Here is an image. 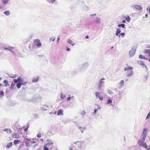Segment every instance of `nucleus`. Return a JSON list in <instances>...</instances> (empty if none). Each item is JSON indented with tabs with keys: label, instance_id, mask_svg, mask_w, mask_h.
<instances>
[{
	"label": "nucleus",
	"instance_id": "nucleus-1",
	"mask_svg": "<svg viewBox=\"0 0 150 150\" xmlns=\"http://www.w3.org/2000/svg\"><path fill=\"white\" fill-rule=\"evenodd\" d=\"M133 67H128L127 68L125 67L124 70L125 71H127V76L128 77L131 76L133 74V72L132 71Z\"/></svg>",
	"mask_w": 150,
	"mask_h": 150
},
{
	"label": "nucleus",
	"instance_id": "nucleus-2",
	"mask_svg": "<svg viewBox=\"0 0 150 150\" xmlns=\"http://www.w3.org/2000/svg\"><path fill=\"white\" fill-rule=\"evenodd\" d=\"M38 47V39H36L35 41H34L33 44L31 45L29 47V48L30 49L33 50H33L34 51L36 52L37 50V47Z\"/></svg>",
	"mask_w": 150,
	"mask_h": 150
},
{
	"label": "nucleus",
	"instance_id": "nucleus-3",
	"mask_svg": "<svg viewBox=\"0 0 150 150\" xmlns=\"http://www.w3.org/2000/svg\"><path fill=\"white\" fill-rule=\"evenodd\" d=\"M14 48V47H8V48H4V50H8L10 52H11L13 54H14V52L12 50V49H13Z\"/></svg>",
	"mask_w": 150,
	"mask_h": 150
},
{
	"label": "nucleus",
	"instance_id": "nucleus-4",
	"mask_svg": "<svg viewBox=\"0 0 150 150\" xmlns=\"http://www.w3.org/2000/svg\"><path fill=\"white\" fill-rule=\"evenodd\" d=\"M138 63L140 65H141L142 66H144L146 68V69H147V67L145 65L144 63L142 61H138Z\"/></svg>",
	"mask_w": 150,
	"mask_h": 150
},
{
	"label": "nucleus",
	"instance_id": "nucleus-5",
	"mask_svg": "<svg viewBox=\"0 0 150 150\" xmlns=\"http://www.w3.org/2000/svg\"><path fill=\"white\" fill-rule=\"evenodd\" d=\"M57 115H63V110H59L57 112Z\"/></svg>",
	"mask_w": 150,
	"mask_h": 150
},
{
	"label": "nucleus",
	"instance_id": "nucleus-6",
	"mask_svg": "<svg viewBox=\"0 0 150 150\" xmlns=\"http://www.w3.org/2000/svg\"><path fill=\"white\" fill-rule=\"evenodd\" d=\"M144 52L145 53H147L148 54L149 56H150V50L146 49L144 51Z\"/></svg>",
	"mask_w": 150,
	"mask_h": 150
},
{
	"label": "nucleus",
	"instance_id": "nucleus-7",
	"mask_svg": "<svg viewBox=\"0 0 150 150\" xmlns=\"http://www.w3.org/2000/svg\"><path fill=\"white\" fill-rule=\"evenodd\" d=\"M12 142H10L7 144L6 147L7 148H9L12 146Z\"/></svg>",
	"mask_w": 150,
	"mask_h": 150
},
{
	"label": "nucleus",
	"instance_id": "nucleus-8",
	"mask_svg": "<svg viewBox=\"0 0 150 150\" xmlns=\"http://www.w3.org/2000/svg\"><path fill=\"white\" fill-rule=\"evenodd\" d=\"M129 53L130 56V57H132L135 54L134 51L132 50L129 51Z\"/></svg>",
	"mask_w": 150,
	"mask_h": 150
},
{
	"label": "nucleus",
	"instance_id": "nucleus-9",
	"mask_svg": "<svg viewBox=\"0 0 150 150\" xmlns=\"http://www.w3.org/2000/svg\"><path fill=\"white\" fill-rule=\"evenodd\" d=\"M67 42L69 44H71L72 46H74L75 44V43H73V42L71 39H70L68 40Z\"/></svg>",
	"mask_w": 150,
	"mask_h": 150
},
{
	"label": "nucleus",
	"instance_id": "nucleus-10",
	"mask_svg": "<svg viewBox=\"0 0 150 150\" xmlns=\"http://www.w3.org/2000/svg\"><path fill=\"white\" fill-rule=\"evenodd\" d=\"M26 139L28 141L32 143H36V141H37V140L36 139L35 140H34V139H33V141H30V139H28V138Z\"/></svg>",
	"mask_w": 150,
	"mask_h": 150
},
{
	"label": "nucleus",
	"instance_id": "nucleus-11",
	"mask_svg": "<svg viewBox=\"0 0 150 150\" xmlns=\"http://www.w3.org/2000/svg\"><path fill=\"white\" fill-rule=\"evenodd\" d=\"M23 79L20 77H18L17 79V80L18 81V83L23 82Z\"/></svg>",
	"mask_w": 150,
	"mask_h": 150
},
{
	"label": "nucleus",
	"instance_id": "nucleus-12",
	"mask_svg": "<svg viewBox=\"0 0 150 150\" xmlns=\"http://www.w3.org/2000/svg\"><path fill=\"white\" fill-rule=\"evenodd\" d=\"M4 131L8 133H10L11 132V130L10 129H6L4 130Z\"/></svg>",
	"mask_w": 150,
	"mask_h": 150
},
{
	"label": "nucleus",
	"instance_id": "nucleus-13",
	"mask_svg": "<svg viewBox=\"0 0 150 150\" xmlns=\"http://www.w3.org/2000/svg\"><path fill=\"white\" fill-rule=\"evenodd\" d=\"M121 32V30L120 29H118L116 31V35L117 36H118V34Z\"/></svg>",
	"mask_w": 150,
	"mask_h": 150
},
{
	"label": "nucleus",
	"instance_id": "nucleus-14",
	"mask_svg": "<svg viewBox=\"0 0 150 150\" xmlns=\"http://www.w3.org/2000/svg\"><path fill=\"white\" fill-rule=\"evenodd\" d=\"M15 85V84L13 83L11 84L10 88L11 90H13L14 88H14Z\"/></svg>",
	"mask_w": 150,
	"mask_h": 150
},
{
	"label": "nucleus",
	"instance_id": "nucleus-15",
	"mask_svg": "<svg viewBox=\"0 0 150 150\" xmlns=\"http://www.w3.org/2000/svg\"><path fill=\"white\" fill-rule=\"evenodd\" d=\"M139 58L140 59H144L147 60V58H146L145 57L143 56L142 55H140L139 56Z\"/></svg>",
	"mask_w": 150,
	"mask_h": 150
},
{
	"label": "nucleus",
	"instance_id": "nucleus-16",
	"mask_svg": "<svg viewBox=\"0 0 150 150\" xmlns=\"http://www.w3.org/2000/svg\"><path fill=\"white\" fill-rule=\"evenodd\" d=\"M124 18L128 22H129L130 20V18L129 16L125 17Z\"/></svg>",
	"mask_w": 150,
	"mask_h": 150
},
{
	"label": "nucleus",
	"instance_id": "nucleus-17",
	"mask_svg": "<svg viewBox=\"0 0 150 150\" xmlns=\"http://www.w3.org/2000/svg\"><path fill=\"white\" fill-rule=\"evenodd\" d=\"M16 86L19 89L20 88V87L21 86V84L20 83H18L16 84Z\"/></svg>",
	"mask_w": 150,
	"mask_h": 150
},
{
	"label": "nucleus",
	"instance_id": "nucleus-18",
	"mask_svg": "<svg viewBox=\"0 0 150 150\" xmlns=\"http://www.w3.org/2000/svg\"><path fill=\"white\" fill-rule=\"evenodd\" d=\"M4 13L6 16H9L10 14V12L8 11H4Z\"/></svg>",
	"mask_w": 150,
	"mask_h": 150
},
{
	"label": "nucleus",
	"instance_id": "nucleus-19",
	"mask_svg": "<svg viewBox=\"0 0 150 150\" xmlns=\"http://www.w3.org/2000/svg\"><path fill=\"white\" fill-rule=\"evenodd\" d=\"M53 143V142L51 140H50L48 141V143L46 144V145H52Z\"/></svg>",
	"mask_w": 150,
	"mask_h": 150
},
{
	"label": "nucleus",
	"instance_id": "nucleus-20",
	"mask_svg": "<svg viewBox=\"0 0 150 150\" xmlns=\"http://www.w3.org/2000/svg\"><path fill=\"white\" fill-rule=\"evenodd\" d=\"M20 142L19 140H14L13 143L15 145L17 144Z\"/></svg>",
	"mask_w": 150,
	"mask_h": 150
},
{
	"label": "nucleus",
	"instance_id": "nucleus-21",
	"mask_svg": "<svg viewBox=\"0 0 150 150\" xmlns=\"http://www.w3.org/2000/svg\"><path fill=\"white\" fill-rule=\"evenodd\" d=\"M3 83L5 84V86H7L8 82L7 80H4Z\"/></svg>",
	"mask_w": 150,
	"mask_h": 150
},
{
	"label": "nucleus",
	"instance_id": "nucleus-22",
	"mask_svg": "<svg viewBox=\"0 0 150 150\" xmlns=\"http://www.w3.org/2000/svg\"><path fill=\"white\" fill-rule=\"evenodd\" d=\"M18 136H19L17 134H14L13 135V138H18Z\"/></svg>",
	"mask_w": 150,
	"mask_h": 150
},
{
	"label": "nucleus",
	"instance_id": "nucleus-23",
	"mask_svg": "<svg viewBox=\"0 0 150 150\" xmlns=\"http://www.w3.org/2000/svg\"><path fill=\"white\" fill-rule=\"evenodd\" d=\"M124 81L123 80H122L119 83V84H120L121 86H122L123 85Z\"/></svg>",
	"mask_w": 150,
	"mask_h": 150
},
{
	"label": "nucleus",
	"instance_id": "nucleus-24",
	"mask_svg": "<svg viewBox=\"0 0 150 150\" xmlns=\"http://www.w3.org/2000/svg\"><path fill=\"white\" fill-rule=\"evenodd\" d=\"M150 118V111L148 113L146 118V119H149Z\"/></svg>",
	"mask_w": 150,
	"mask_h": 150
},
{
	"label": "nucleus",
	"instance_id": "nucleus-25",
	"mask_svg": "<svg viewBox=\"0 0 150 150\" xmlns=\"http://www.w3.org/2000/svg\"><path fill=\"white\" fill-rule=\"evenodd\" d=\"M4 95V93L3 91H0V97H2Z\"/></svg>",
	"mask_w": 150,
	"mask_h": 150
},
{
	"label": "nucleus",
	"instance_id": "nucleus-26",
	"mask_svg": "<svg viewBox=\"0 0 150 150\" xmlns=\"http://www.w3.org/2000/svg\"><path fill=\"white\" fill-rule=\"evenodd\" d=\"M100 94V93L98 92V91L96 92L95 93V95H96V97L97 98L98 97Z\"/></svg>",
	"mask_w": 150,
	"mask_h": 150
},
{
	"label": "nucleus",
	"instance_id": "nucleus-27",
	"mask_svg": "<svg viewBox=\"0 0 150 150\" xmlns=\"http://www.w3.org/2000/svg\"><path fill=\"white\" fill-rule=\"evenodd\" d=\"M98 97L99 98L100 100H103V97L102 96H99Z\"/></svg>",
	"mask_w": 150,
	"mask_h": 150
},
{
	"label": "nucleus",
	"instance_id": "nucleus-28",
	"mask_svg": "<svg viewBox=\"0 0 150 150\" xmlns=\"http://www.w3.org/2000/svg\"><path fill=\"white\" fill-rule=\"evenodd\" d=\"M125 26V25L124 24H119L118 25V27H121L123 28H124Z\"/></svg>",
	"mask_w": 150,
	"mask_h": 150
},
{
	"label": "nucleus",
	"instance_id": "nucleus-29",
	"mask_svg": "<svg viewBox=\"0 0 150 150\" xmlns=\"http://www.w3.org/2000/svg\"><path fill=\"white\" fill-rule=\"evenodd\" d=\"M135 8L139 9H142V7L141 6L138 5L136 6Z\"/></svg>",
	"mask_w": 150,
	"mask_h": 150
},
{
	"label": "nucleus",
	"instance_id": "nucleus-30",
	"mask_svg": "<svg viewBox=\"0 0 150 150\" xmlns=\"http://www.w3.org/2000/svg\"><path fill=\"white\" fill-rule=\"evenodd\" d=\"M112 103V100L111 99H109L108 100V101L107 102V103L108 104H109Z\"/></svg>",
	"mask_w": 150,
	"mask_h": 150
},
{
	"label": "nucleus",
	"instance_id": "nucleus-31",
	"mask_svg": "<svg viewBox=\"0 0 150 150\" xmlns=\"http://www.w3.org/2000/svg\"><path fill=\"white\" fill-rule=\"evenodd\" d=\"M8 0H3V2L4 4H6L8 1Z\"/></svg>",
	"mask_w": 150,
	"mask_h": 150
},
{
	"label": "nucleus",
	"instance_id": "nucleus-32",
	"mask_svg": "<svg viewBox=\"0 0 150 150\" xmlns=\"http://www.w3.org/2000/svg\"><path fill=\"white\" fill-rule=\"evenodd\" d=\"M60 97L62 99H63L65 97V96L61 93Z\"/></svg>",
	"mask_w": 150,
	"mask_h": 150
},
{
	"label": "nucleus",
	"instance_id": "nucleus-33",
	"mask_svg": "<svg viewBox=\"0 0 150 150\" xmlns=\"http://www.w3.org/2000/svg\"><path fill=\"white\" fill-rule=\"evenodd\" d=\"M147 129L146 128H144V130L143 132V134H146V131H147Z\"/></svg>",
	"mask_w": 150,
	"mask_h": 150
},
{
	"label": "nucleus",
	"instance_id": "nucleus-34",
	"mask_svg": "<svg viewBox=\"0 0 150 150\" xmlns=\"http://www.w3.org/2000/svg\"><path fill=\"white\" fill-rule=\"evenodd\" d=\"M100 21V19L99 18H97L96 20V22L97 23H99Z\"/></svg>",
	"mask_w": 150,
	"mask_h": 150
},
{
	"label": "nucleus",
	"instance_id": "nucleus-35",
	"mask_svg": "<svg viewBox=\"0 0 150 150\" xmlns=\"http://www.w3.org/2000/svg\"><path fill=\"white\" fill-rule=\"evenodd\" d=\"M86 112L84 110L81 112V114L83 115H85L86 114Z\"/></svg>",
	"mask_w": 150,
	"mask_h": 150
},
{
	"label": "nucleus",
	"instance_id": "nucleus-36",
	"mask_svg": "<svg viewBox=\"0 0 150 150\" xmlns=\"http://www.w3.org/2000/svg\"><path fill=\"white\" fill-rule=\"evenodd\" d=\"M41 43L40 42V40H38V47H40L41 46Z\"/></svg>",
	"mask_w": 150,
	"mask_h": 150
},
{
	"label": "nucleus",
	"instance_id": "nucleus-37",
	"mask_svg": "<svg viewBox=\"0 0 150 150\" xmlns=\"http://www.w3.org/2000/svg\"><path fill=\"white\" fill-rule=\"evenodd\" d=\"M125 35V33H121L120 35L118 36H119V37H120V35H121L122 36V38H123L124 36Z\"/></svg>",
	"mask_w": 150,
	"mask_h": 150
},
{
	"label": "nucleus",
	"instance_id": "nucleus-38",
	"mask_svg": "<svg viewBox=\"0 0 150 150\" xmlns=\"http://www.w3.org/2000/svg\"><path fill=\"white\" fill-rule=\"evenodd\" d=\"M43 149L44 150H48L49 149L47 147H46L45 146H44Z\"/></svg>",
	"mask_w": 150,
	"mask_h": 150
},
{
	"label": "nucleus",
	"instance_id": "nucleus-39",
	"mask_svg": "<svg viewBox=\"0 0 150 150\" xmlns=\"http://www.w3.org/2000/svg\"><path fill=\"white\" fill-rule=\"evenodd\" d=\"M32 81L33 82H37L38 81V79H33L32 80Z\"/></svg>",
	"mask_w": 150,
	"mask_h": 150
},
{
	"label": "nucleus",
	"instance_id": "nucleus-40",
	"mask_svg": "<svg viewBox=\"0 0 150 150\" xmlns=\"http://www.w3.org/2000/svg\"><path fill=\"white\" fill-rule=\"evenodd\" d=\"M105 80V79H104V78H102V79H101V80H100V83H101V84H102V83H103V81H103V80Z\"/></svg>",
	"mask_w": 150,
	"mask_h": 150
},
{
	"label": "nucleus",
	"instance_id": "nucleus-41",
	"mask_svg": "<svg viewBox=\"0 0 150 150\" xmlns=\"http://www.w3.org/2000/svg\"><path fill=\"white\" fill-rule=\"evenodd\" d=\"M13 82L14 83H16L18 81L17 79H14L13 80Z\"/></svg>",
	"mask_w": 150,
	"mask_h": 150
},
{
	"label": "nucleus",
	"instance_id": "nucleus-42",
	"mask_svg": "<svg viewBox=\"0 0 150 150\" xmlns=\"http://www.w3.org/2000/svg\"><path fill=\"white\" fill-rule=\"evenodd\" d=\"M102 84H101V83H100L99 84V85L98 86V87L99 89H100L102 87Z\"/></svg>",
	"mask_w": 150,
	"mask_h": 150
},
{
	"label": "nucleus",
	"instance_id": "nucleus-43",
	"mask_svg": "<svg viewBox=\"0 0 150 150\" xmlns=\"http://www.w3.org/2000/svg\"><path fill=\"white\" fill-rule=\"evenodd\" d=\"M147 10L149 11V13H150V6H148L147 8Z\"/></svg>",
	"mask_w": 150,
	"mask_h": 150
},
{
	"label": "nucleus",
	"instance_id": "nucleus-44",
	"mask_svg": "<svg viewBox=\"0 0 150 150\" xmlns=\"http://www.w3.org/2000/svg\"><path fill=\"white\" fill-rule=\"evenodd\" d=\"M108 92L109 94H111L112 93V91L110 90H108Z\"/></svg>",
	"mask_w": 150,
	"mask_h": 150
},
{
	"label": "nucleus",
	"instance_id": "nucleus-45",
	"mask_svg": "<svg viewBox=\"0 0 150 150\" xmlns=\"http://www.w3.org/2000/svg\"><path fill=\"white\" fill-rule=\"evenodd\" d=\"M143 146H145L146 148H147V146L146 143H144L143 144Z\"/></svg>",
	"mask_w": 150,
	"mask_h": 150
},
{
	"label": "nucleus",
	"instance_id": "nucleus-46",
	"mask_svg": "<svg viewBox=\"0 0 150 150\" xmlns=\"http://www.w3.org/2000/svg\"><path fill=\"white\" fill-rule=\"evenodd\" d=\"M25 145L26 146H29V143L28 142H25Z\"/></svg>",
	"mask_w": 150,
	"mask_h": 150
},
{
	"label": "nucleus",
	"instance_id": "nucleus-47",
	"mask_svg": "<svg viewBox=\"0 0 150 150\" xmlns=\"http://www.w3.org/2000/svg\"><path fill=\"white\" fill-rule=\"evenodd\" d=\"M21 83V85H25V84H26V83H27V82H25L24 83H21V82L20 83Z\"/></svg>",
	"mask_w": 150,
	"mask_h": 150
},
{
	"label": "nucleus",
	"instance_id": "nucleus-48",
	"mask_svg": "<svg viewBox=\"0 0 150 150\" xmlns=\"http://www.w3.org/2000/svg\"><path fill=\"white\" fill-rule=\"evenodd\" d=\"M28 126L27 127L24 129L25 131L26 132L28 129Z\"/></svg>",
	"mask_w": 150,
	"mask_h": 150
},
{
	"label": "nucleus",
	"instance_id": "nucleus-49",
	"mask_svg": "<svg viewBox=\"0 0 150 150\" xmlns=\"http://www.w3.org/2000/svg\"><path fill=\"white\" fill-rule=\"evenodd\" d=\"M71 97H68V98H67V100L68 101V100H70V99L71 98Z\"/></svg>",
	"mask_w": 150,
	"mask_h": 150
},
{
	"label": "nucleus",
	"instance_id": "nucleus-50",
	"mask_svg": "<svg viewBox=\"0 0 150 150\" xmlns=\"http://www.w3.org/2000/svg\"><path fill=\"white\" fill-rule=\"evenodd\" d=\"M67 51H69L70 50V49L68 47H67L66 49Z\"/></svg>",
	"mask_w": 150,
	"mask_h": 150
},
{
	"label": "nucleus",
	"instance_id": "nucleus-51",
	"mask_svg": "<svg viewBox=\"0 0 150 150\" xmlns=\"http://www.w3.org/2000/svg\"><path fill=\"white\" fill-rule=\"evenodd\" d=\"M96 111H97V110L96 109H95L94 110V113L95 114L96 112Z\"/></svg>",
	"mask_w": 150,
	"mask_h": 150
},
{
	"label": "nucleus",
	"instance_id": "nucleus-52",
	"mask_svg": "<svg viewBox=\"0 0 150 150\" xmlns=\"http://www.w3.org/2000/svg\"><path fill=\"white\" fill-rule=\"evenodd\" d=\"M41 137V134H38V138H40Z\"/></svg>",
	"mask_w": 150,
	"mask_h": 150
},
{
	"label": "nucleus",
	"instance_id": "nucleus-53",
	"mask_svg": "<svg viewBox=\"0 0 150 150\" xmlns=\"http://www.w3.org/2000/svg\"><path fill=\"white\" fill-rule=\"evenodd\" d=\"M56 0H52L51 1L52 3H53Z\"/></svg>",
	"mask_w": 150,
	"mask_h": 150
},
{
	"label": "nucleus",
	"instance_id": "nucleus-54",
	"mask_svg": "<svg viewBox=\"0 0 150 150\" xmlns=\"http://www.w3.org/2000/svg\"><path fill=\"white\" fill-rule=\"evenodd\" d=\"M126 22L125 21V20H123L122 21V22L123 23H125Z\"/></svg>",
	"mask_w": 150,
	"mask_h": 150
},
{
	"label": "nucleus",
	"instance_id": "nucleus-55",
	"mask_svg": "<svg viewBox=\"0 0 150 150\" xmlns=\"http://www.w3.org/2000/svg\"><path fill=\"white\" fill-rule=\"evenodd\" d=\"M88 35H86V39H88Z\"/></svg>",
	"mask_w": 150,
	"mask_h": 150
},
{
	"label": "nucleus",
	"instance_id": "nucleus-56",
	"mask_svg": "<svg viewBox=\"0 0 150 150\" xmlns=\"http://www.w3.org/2000/svg\"><path fill=\"white\" fill-rule=\"evenodd\" d=\"M145 16H146V17L147 18V16H148V14H146L145 15Z\"/></svg>",
	"mask_w": 150,
	"mask_h": 150
},
{
	"label": "nucleus",
	"instance_id": "nucleus-57",
	"mask_svg": "<svg viewBox=\"0 0 150 150\" xmlns=\"http://www.w3.org/2000/svg\"><path fill=\"white\" fill-rule=\"evenodd\" d=\"M96 15V14H93L91 15L90 16H95Z\"/></svg>",
	"mask_w": 150,
	"mask_h": 150
},
{
	"label": "nucleus",
	"instance_id": "nucleus-58",
	"mask_svg": "<svg viewBox=\"0 0 150 150\" xmlns=\"http://www.w3.org/2000/svg\"><path fill=\"white\" fill-rule=\"evenodd\" d=\"M3 86V85L2 84L0 83V86Z\"/></svg>",
	"mask_w": 150,
	"mask_h": 150
},
{
	"label": "nucleus",
	"instance_id": "nucleus-59",
	"mask_svg": "<svg viewBox=\"0 0 150 150\" xmlns=\"http://www.w3.org/2000/svg\"><path fill=\"white\" fill-rule=\"evenodd\" d=\"M69 150H72V148H70L69 149Z\"/></svg>",
	"mask_w": 150,
	"mask_h": 150
},
{
	"label": "nucleus",
	"instance_id": "nucleus-60",
	"mask_svg": "<svg viewBox=\"0 0 150 150\" xmlns=\"http://www.w3.org/2000/svg\"><path fill=\"white\" fill-rule=\"evenodd\" d=\"M59 37L57 39V41H59Z\"/></svg>",
	"mask_w": 150,
	"mask_h": 150
},
{
	"label": "nucleus",
	"instance_id": "nucleus-61",
	"mask_svg": "<svg viewBox=\"0 0 150 150\" xmlns=\"http://www.w3.org/2000/svg\"><path fill=\"white\" fill-rule=\"evenodd\" d=\"M41 142H42V141H43V140L42 139H41Z\"/></svg>",
	"mask_w": 150,
	"mask_h": 150
},
{
	"label": "nucleus",
	"instance_id": "nucleus-62",
	"mask_svg": "<svg viewBox=\"0 0 150 150\" xmlns=\"http://www.w3.org/2000/svg\"><path fill=\"white\" fill-rule=\"evenodd\" d=\"M149 62H150V59H149Z\"/></svg>",
	"mask_w": 150,
	"mask_h": 150
},
{
	"label": "nucleus",
	"instance_id": "nucleus-63",
	"mask_svg": "<svg viewBox=\"0 0 150 150\" xmlns=\"http://www.w3.org/2000/svg\"><path fill=\"white\" fill-rule=\"evenodd\" d=\"M51 40H52V38L51 39Z\"/></svg>",
	"mask_w": 150,
	"mask_h": 150
},
{
	"label": "nucleus",
	"instance_id": "nucleus-64",
	"mask_svg": "<svg viewBox=\"0 0 150 150\" xmlns=\"http://www.w3.org/2000/svg\"><path fill=\"white\" fill-rule=\"evenodd\" d=\"M1 79H2L0 78V80H1Z\"/></svg>",
	"mask_w": 150,
	"mask_h": 150
}]
</instances>
